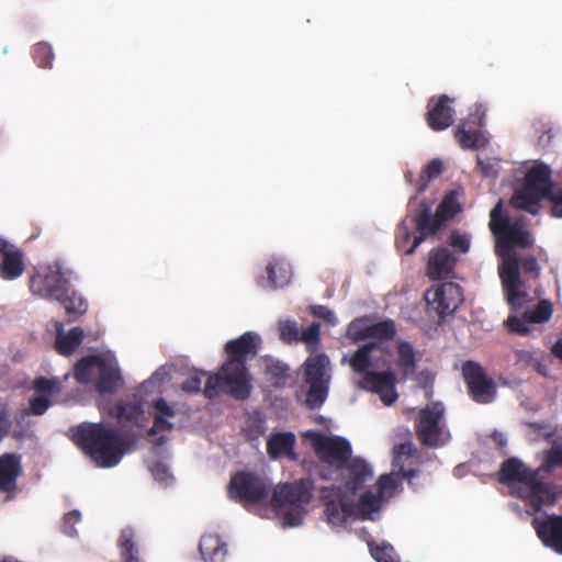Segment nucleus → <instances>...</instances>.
Listing matches in <instances>:
<instances>
[{
  "label": "nucleus",
  "instance_id": "nucleus-1",
  "mask_svg": "<svg viewBox=\"0 0 562 562\" xmlns=\"http://www.w3.org/2000/svg\"><path fill=\"white\" fill-rule=\"evenodd\" d=\"M260 342L259 336L252 331L227 341L224 348L227 359L215 373L209 374L203 395L214 400L225 393L237 401L247 400L252 390L247 360L257 356Z\"/></svg>",
  "mask_w": 562,
  "mask_h": 562
},
{
  "label": "nucleus",
  "instance_id": "nucleus-2",
  "mask_svg": "<svg viewBox=\"0 0 562 562\" xmlns=\"http://www.w3.org/2000/svg\"><path fill=\"white\" fill-rule=\"evenodd\" d=\"M72 438L102 468L116 465L135 441L103 423H82L72 430Z\"/></svg>",
  "mask_w": 562,
  "mask_h": 562
},
{
  "label": "nucleus",
  "instance_id": "nucleus-3",
  "mask_svg": "<svg viewBox=\"0 0 562 562\" xmlns=\"http://www.w3.org/2000/svg\"><path fill=\"white\" fill-rule=\"evenodd\" d=\"M551 175L552 171L548 165L532 166L526 172L524 183L515 189L510 205L514 209L537 215L541 210V201L549 200L552 204L551 215L562 218V189L554 190Z\"/></svg>",
  "mask_w": 562,
  "mask_h": 562
},
{
  "label": "nucleus",
  "instance_id": "nucleus-4",
  "mask_svg": "<svg viewBox=\"0 0 562 562\" xmlns=\"http://www.w3.org/2000/svg\"><path fill=\"white\" fill-rule=\"evenodd\" d=\"M357 495H344L339 488H321L319 502L324 507V520L331 528L345 527L350 519H369L371 514L381 508L383 497L370 490L363 491L356 502Z\"/></svg>",
  "mask_w": 562,
  "mask_h": 562
},
{
  "label": "nucleus",
  "instance_id": "nucleus-5",
  "mask_svg": "<svg viewBox=\"0 0 562 562\" xmlns=\"http://www.w3.org/2000/svg\"><path fill=\"white\" fill-rule=\"evenodd\" d=\"M34 294L59 302L68 315H81L87 311L86 300L69 288V271L58 261L41 266L31 280Z\"/></svg>",
  "mask_w": 562,
  "mask_h": 562
},
{
  "label": "nucleus",
  "instance_id": "nucleus-6",
  "mask_svg": "<svg viewBox=\"0 0 562 562\" xmlns=\"http://www.w3.org/2000/svg\"><path fill=\"white\" fill-rule=\"evenodd\" d=\"M313 482L299 480L277 485L272 491L271 507L281 516L283 526L297 527L307 512L313 497Z\"/></svg>",
  "mask_w": 562,
  "mask_h": 562
},
{
  "label": "nucleus",
  "instance_id": "nucleus-7",
  "mask_svg": "<svg viewBox=\"0 0 562 562\" xmlns=\"http://www.w3.org/2000/svg\"><path fill=\"white\" fill-rule=\"evenodd\" d=\"M75 378L79 383H92L99 393L115 392L123 383L112 353L82 358L75 367Z\"/></svg>",
  "mask_w": 562,
  "mask_h": 562
},
{
  "label": "nucleus",
  "instance_id": "nucleus-8",
  "mask_svg": "<svg viewBox=\"0 0 562 562\" xmlns=\"http://www.w3.org/2000/svg\"><path fill=\"white\" fill-rule=\"evenodd\" d=\"M330 360L324 352L311 353L303 363V381L308 385L305 405L321 407L327 398L330 383Z\"/></svg>",
  "mask_w": 562,
  "mask_h": 562
},
{
  "label": "nucleus",
  "instance_id": "nucleus-9",
  "mask_svg": "<svg viewBox=\"0 0 562 562\" xmlns=\"http://www.w3.org/2000/svg\"><path fill=\"white\" fill-rule=\"evenodd\" d=\"M271 483L263 476L249 471L235 473L228 483V496L245 508L267 501Z\"/></svg>",
  "mask_w": 562,
  "mask_h": 562
},
{
  "label": "nucleus",
  "instance_id": "nucleus-10",
  "mask_svg": "<svg viewBox=\"0 0 562 562\" xmlns=\"http://www.w3.org/2000/svg\"><path fill=\"white\" fill-rule=\"evenodd\" d=\"M415 432L420 445L438 448L447 442L449 432L445 424V406L441 402H431L420 409L415 422Z\"/></svg>",
  "mask_w": 562,
  "mask_h": 562
},
{
  "label": "nucleus",
  "instance_id": "nucleus-11",
  "mask_svg": "<svg viewBox=\"0 0 562 562\" xmlns=\"http://www.w3.org/2000/svg\"><path fill=\"white\" fill-rule=\"evenodd\" d=\"M462 376L468 394L477 404H490L496 398L497 386L476 361L467 360L462 364Z\"/></svg>",
  "mask_w": 562,
  "mask_h": 562
},
{
  "label": "nucleus",
  "instance_id": "nucleus-12",
  "mask_svg": "<svg viewBox=\"0 0 562 562\" xmlns=\"http://www.w3.org/2000/svg\"><path fill=\"white\" fill-rule=\"evenodd\" d=\"M336 473L339 485L323 486L322 488H339L344 495H357L373 477L371 464L360 457H352Z\"/></svg>",
  "mask_w": 562,
  "mask_h": 562
},
{
  "label": "nucleus",
  "instance_id": "nucleus-13",
  "mask_svg": "<svg viewBox=\"0 0 562 562\" xmlns=\"http://www.w3.org/2000/svg\"><path fill=\"white\" fill-rule=\"evenodd\" d=\"M424 300L428 312H434L439 317L453 314L463 303L462 288L454 282H442L426 290Z\"/></svg>",
  "mask_w": 562,
  "mask_h": 562
},
{
  "label": "nucleus",
  "instance_id": "nucleus-14",
  "mask_svg": "<svg viewBox=\"0 0 562 562\" xmlns=\"http://www.w3.org/2000/svg\"><path fill=\"white\" fill-rule=\"evenodd\" d=\"M312 446L317 458L335 472L352 458L351 445L342 437L315 434Z\"/></svg>",
  "mask_w": 562,
  "mask_h": 562
},
{
  "label": "nucleus",
  "instance_id": "nucleus-15",
  "mask_svg": "<svg viewBox=\"0 0 562 562\" xmlns=\"http://www.w3.org/2000/svg\"><path fill=\"white\" fill-rule=\"evenodd\" d=\"M498 274L508 305L512 310L520 308L528 293L521 290L522 281L518 258L515 255L507 257L499 266Z\"/></svg>",
  "mask_w": 562,
  "mask_h": 562
},
{
  "label": "nucleus",
  "instance_id": "nucleus-16",
  "mask_svg": "<svg viewBox=\"0 0 562 562\" xmlns=\"http://www.w3.org/2000/svg\"><path fill=\"white\" fill-rule=\"evenodd\" d=\"M485 111L482 105L463 120L454 131V137L463 149H479L487 144L481 128L484 125Z\"/></svg>",
  "mask_w": 562,
  "mask_h": 562
},
{
  "label": "nucleus",
  "instance_id": "nucleus-17",
  "mask_svg": "<svg viewBox=\"0 0 562 562\" xmlns=\"http://www.w3.org/2000/svg\"><path fill=\"white\" fill-rule=\"evenodd\" d=\"M280 339L288 345L302 342L306 350L313 353L321 342V324L312 323L306 329L301 330L299 324L293 319H281L278 322Z\"/></svg>",
  "mask_w": 562,
  "mask_h": 562
},
{
  "label": "nucleus",
  "instance_id": "nucleus-18",
  "mask_svg": "<svg viewBox=\"0 0 562 562\" xmlns=\"http://www.w3.org/2000/svg\"><path fill=\"white\" fill-rule=\"evenodd\" d=\"M397 379L394 372L370 371L366 372L359 382V387L371 393H376L384 405H392L398 397L395 385Z\"/></svg>",
  "mask_w": 562,
  "mask_h": 562
},
{
  "label": "nucleus",
  "instance_id": "nucleus-19",
  "mask_svg": "<svg viewBox=\"0 0 562 562\" xmlns=\"http://www.w3.org/2000/svg\"><path fill=\"white\" fill-rule=\"evenodd\" d=\"M412 221L417 231L412 246L405 250V255H413L416 248L429 236L436 235L443 226L437 214L431 213L430 206L422 201L417 210L414 212Z\"/></svg>",
  "mask_w": 562,
  "mask_h": 562
},
{
  "label": "nucleus",
  "instance_id": "nucleus-20",
  "mask_svg": "<svg viewBox=\"0 0 562 562\" xmlns=\"http://www.w3.org/2000/svg\"><path fill=\"white\" fill-rule=\"evenodd\" d=\"M532 527L542 544L562 555V515H548L544 518L535 517Z\"/></svg>",
  "mask_w": 562,
  "mask_h": 562
},
{
  "label": "nucleus",
  "instance_id": "nucleus-21",
  "mask_svg": "<svg viewBox=\"0 0 562 562\" xmlns=\"http://www.w3.org/2000/svg\"><path fill=\"white\" fill-rule=\"evenodd\" d=\"M453 100L447 94L431 98L428 101L426 122L436 132L445 131L453 123L454 110L451 106Z\"/></svg>",
  "mask_w": 562,
  "mask_h": 562
},
{
  "label": "nucleus",
  "instance_id": "nucleus-22",
  "mask_svg": "<svg viewBox=\"0 0 562 562\" xmlns=\"http://www.w3.org/2000/svg\"><path fill=\"white\" fill-rule=\"evenodd\" d=\"M362 321L357 319L351 322L348 328V334L352 340L359 341L367 338L379 340H391L396 335V325L393 319H385L375 324L366 325L361 327Z\"/></svg>",
  "mask_w": 562,
  "mask_h": 562
},
{
  "label": "nucleus",
  "instance_id": "nucleus-23",
  "mask_svg": "<svg viewBox=\"0 0 562 562\" xmlns=\"http://www.w3.org/2000/svg\"><path fill=\"white\" fill-rule=\"evenodd\" d=\"M456 257L446 247L432 249L428 255L426 274L430 280H442L453 277Z\"/></svg>",
  "mask_w": 562,
  "mask_h": 562
},
{
  "label": "nucleus",
  "instance_id": "nucleus-24",
  "mask_svg": "<svg viewBox=\"0 0 562 562\" xmlns=\"http://www.w3.org/2000/svg\"><path fill=\"white\" fill-rule=\"evenodd\" d=\"M515 494L526 501L533 513H539L546 503L551 502L552 494L546 483L536 473L524 486L515 490Z\"/></svg>",
  "mask_w": 562,
  "mask_h": 562
},
{
  "label": "nucleus",
  "instance_id": "nucleus-25",
  "mask_svg": "<svg viewBox=\"0 0 562 562\" xmlns=\"http://www.w3.org/2000/svg\"><path fill=\"white\" fill-rule=\"evenodd\" d=\"M0 255L2 256L0 277L4 280L19 278L24 271L22 251L13 244L0 238Z\"/></svg>",
  "mask_w": 562,
  "mask_h": 562
},
{
  "label": "nucleus",
  "instance_id": "nucleus-26",
  "mask_svg": "<svg viewBox=\"0 0 562 562\" xmlns=\"http://www.w3.org/2000/svg\"><path fill=\"white\" fill-rule=\"evenodd\" d=\"M33 386L38 395L30 400V409L35 415H42L50 406L49 396L57 394L60 386L57 380L43 376L35 379Z\"/></svg>",
  "mask_w": 562,
  "mask_h": 562
},
{
  "label": "nucleus",
  "instance_id": "nucleus-27",
  "mask_svg": "<svg viewBox=\"0 0 562 562\" xmlns=\"http://www.w3.org/2000/svg\"><path fill=\"white\" fill-rule=\"evenodd\" d=\"M115 417L123 428L137 435L140 425V397L134 395L132 400L121 401L115 408Z\"/></svg>",
  "mask_w": 562,
  "mask_h": 562
},
{
  "label": "nucleus",
  "instance_id": "nucleus-28",
  "mask_svg": "<svg viewBox=\"0 0 562 562\" xmlns=\"http://www.w3.org/2000/svg\"><path fill=\"white\" fill-rule=\"evenodd\" d=\"M535 474L536 472L527 468L519 459L509 458L501 465L498 481L503 484L519 483L524 486Z\"/></svg>",
  "mask_w": 562,
  "mask_h": 562
},
{
  "label": "nucleus",
  "instance_id": "nucleus-29",
  "mask_svg": "<svg viewBox=\"0 0 562 562\" xmlns=\"http://www.w3.org/2000/svg\"><path fill=\"white\" fill-rule=\"evenodd\" d=\"M153 407L155 409L154 424L147 431V437L151 439V442L156 440L158 434L170 431L173 428V424L169 419L176 416L175 409L164 398H157L153 403Z\"/></svg>",
  "mask_w": 562,
  "mask_h": 562
},
{
  "label": "nucleus",
  "instance_id": "nucleus-30",
  "mask_svg": "<svg viewBox=\"0 0 562 562\" xmlns=\"http://www.w3.org/2000/svg\"><path fill=\"white\" fill-rule=\"evenodd\" d=\"M168 441V438L165 435H160L158 439L153 441V451L156 457L159 459L149 465V471L155 479V481L168 485L172 480V474L170 473L169 467L166 463V449L164 445Z\"/></svg>",
  "mask_w": 562,
  "mask_h": 562
},
{
  "label": "nucleus",
  "instance_id": "nucleus-31",
  "mask_svg": "<svg viewBox=\"0 0 562 562\" xmlns=\"http://www.w3.org/2000/svg\"><path fill=\"white\" fill-rule=\"evenodd\" d=\"M497 248L514 247L529 248L532 246L531 234L524 227L520 221H515L502 238L496 243Z\"/></svg>",
  "mask_w": 562,
  "mask_h": 562
},
{
  "label": "nucleus",
  "instance_id": "nucleus-32",
  "mask_svg": "<svg viewBox=\"0 0 562 562\" xmlns=\"http://www.w3.org/2000/svg\"><path fill=\"white\" fill-rule=\"evenodd\" d=\"M295 436L292 432H279L272 435L267 441V452L271 459L288 456L295 459Z\"/></svg>",
  "mask_w": 562,
  "mask_h": 562
},
{
  "label": "nucleus",
  "instance_id": "nucleus-33",
  "mask_svg": "<svg viewBox=\"0 0 562 562\" xmlns=\"http://www.w3.org/2000/svg\"><path fill=\"white\" fill-rule=\"evenodd\" d=\"M200 553L205 562H222L227 554V546L217 535H204L199 543Z\"/></svg>",
  "mask_w": 562,
  "mask_h": 562
},
{
  "label": "nucleus",
  "instance_id": "nucleus-34",
  "mask_svg": "<svg viewBox=\"0 0 562 562\" xmlns=\"http://www.w3.org/2000/svg\"><path fill=\"white\" fill-rule=\"evenodd\" d=\"M21 472L20 458L9 453L0 457V492L10 491Z\"/></svg>",
  "mask_w": 562,
  "mask_h": 562
},
{
  "label": "nucleus",
  "instance_id": "nucleus-35",
  "mask_svg": "<svg viewBox=\"0 0 562 562\" xmlns=\"http://www.w3.org/2000/svg\"><path fill=\"white\" fill-rule=\"evenodd\" d=\"M263 374L270 385L278 389L283 387L290 378L289 366L278 359L268 356L263 358Z\"/></svg>",
  "mask_w": 562,
  "mask_h": 562
},
{
  "label": "nucleus",
  "instance_id": "nucleus-36",
  "mask_svg": "<svg viewBox=\"0 0 562 562\" xmlns=\"http://www.w3.org/2000/svg\"><path fill=\"white\" fill-rule=\"evenodd\" d=\"M396 367L403 379L412 376L416 370V352L408 341H400L396 346Z\"/></svg>",
  "mask_w": 562,
  "mask_h": 562
},
{
  "label": "nucleus",
  "instance_id": "nucleus-37",
  "mask_svg": "<svg viewBox=\"0 0 562 562\" xmlns=\"http://www.w3.org/2000/svg\"><path fill=\"white\" fill-rule=\"evenodd\" d=\"M61 327L63 326L59 325L57 329L55 341L56 350L63 356H69L81 344L83 339V330L80 327H74L69 331L65 333Z\"/></svg>",
  "mask_w": 562,
  "mask_h": 562
},
{
  "label": "nucleus",
  "instance_id": "nucleus-38",
  "mask_svg": "<svg viewBox=\"0 0 562 562\" xmlns=\"http://www.w3.org/2000/svg\"><path fill=\"white\" fill-rule=\"evenodd\" d=\"M375 349H381V344L367 342L360 346L349 359V366L351 369L362 375H364L366 372H370L369 368L372 364V352Z\"/></svg>",
  "mask_w": 562,
  "mask_h": 562
},
{
  "label": "nucleus",
  "instance_id": "nucleus-39",
  "mask_svg": "<svg viewBox=\"0 0 562 562\" xmlns=\"http://www.w3.org/2000/svg\"><path fill=\"white\" fill-rule=\"evenodd\" d=\"M268 280L273 289L283 288L291 279L292 271L288 262L280 259L271 260L266 268Z\"/></svg>",
  "mask_w": 562,
  "mask_h": 562
},
{
  "label": "nucleus",
  "instance_id": "nucleus-40",
  "mask_svg": "<svg viewBox=\"0 0 562 562\" xmlns=\"http://www.w3.org/2000/svg\"><path fill=\"white\" fill-rule=\"evenodd\" d=\"M514 222L503 213V202L499 200L490 213V229L496 237V243L502 238Z\"/></svg>",
  "mask_w": 562,
  "mask_h": 562
},
{
  "label": "nucleus",
  "instance_id": "nucleus-41",
  "mask_svg": "<svg viewBox=\"0 0 562 562\" xmlns=\"http://www.w3.org/2000/svg\"><path fill=\"white\" fill-rule=\"evenodd\" d=\"M134 537L135 531L131 528H124L121 532L119 546L123 562H139L138 551L133 542Z\"/></svg>",
  "mask_w": 562,
  "mask_h": 562
},
{
  "label": "nucleus",
  "instance_id": "nucleus-42",
  "mask_svg": "<svg viewBox=\"0 0 562 562\" xmlns=\"http://www.w3.org/2000/svg\"><path fill=\"white\" fill-rule=\"evenodd\" d=\"M460 204L458 202L457 194L451 191L445 195L442 201L439 203L436 214L439 217L442 225L460 212Z\"/></svg>",
  "mask_w": 562,
  "mask_h": 562
},
{
  "label": "nucleus",
  "instance_id": "nucleus-43",
  "mask_svg": "<svg viewBox=\"0 0 562 562\" xmlns=\"http://www.w3.org/2000/svg\"><path fill=\"white\" fill-rule=\"evenodd\" d=\"M443 170L442 161L440 159H431L423 169L420 178L417 182V193L426 190L428 182L441 175Z\"/></svg>",
  "mask_w": 562,
  "mask_h": 562
},
{
  "label": "nucleus",
  "instance_id": "nucleus-44",
  "mask_svg": "<svg viewBox=\"0 0 562 562\" xmlns=\"http://www.w3.org/2000/svg\"><path fill=\"white\" fill-rule=\"evenodd\" d=\"M370 552L376 562H400V558L391 544L370 546Z\"/></svg>",
  "mask_w": 562,
  "mask_h": 562
},
{
  "label": "nucleus",
  "instance_id": "nucleus-45",
  "mask_svg": "<svg viewBox=\"0 0 562 562\" xmlns=\"http://www.w3.org/2000/svg\"><path fill=\"white\" fill-rule=\"evenodd\" d=\"M505 324L510 333L525 336L530 333V324L532 322L529 321L528 314L524 313L521 317L516 315L508 316Z\"/></svg>",
  "mask_w": 562,
  "mask_h": 562
},
{
  "label": "nucleus",
  "instance_id": "nucleus-46",
  "mask_svg": "<svg viewBox=\"0 0 562 562\" xmlns=\"http://www.w3.org/2000/svg\"><path fill=\"white\" fill-rule=\"evenodd\" d=\"M526 313L532 324H541L550 319L552 315V304L548 300H541L535 310Z\"/></svg>",
  "mask_w": 562,
  "mask_h": 562
},
{
  "label": "nucleus",
  "instance_id": "nucleus-47",
  "mask_svg": "<svg viewBox=\"0 0 562 562\" xmlns=\"http://www.w3.org/2000/svg\"><path fill=\"white\" fill-rule=\"evenodd\" d=\"M396 488L397 482L392 474H383L376 482V490L383 498L391 497Z\"/></svg>",
  "mask_w": 562,
  "mask_h": 562
},
{
  "label": "nucleus",
  "instance_id": "nucleus-48",
  "mask_svg": "<svg viewBox=\"0 0 562 562\" xmlns=\"http://www.w3.org/2000/svg\"><path fill=\"white\" fill-rule=\"evenodd\" d=\"M35 60L41 67H50L54 57L52 47L47 43H40L34 49Z\"/></svg>",
  "mask_w": 562,
  "mask_h": 562
},
{
  "label": "nucleus",
  "instance_id": "nucleus-49",
  "mask_svg": "<svg viewBox=\"0 0 562 562\" xmlns=\"http://www.w3.org/2000/svg\"><path fill=\"white\" fill-rule=\"evenodd\" d=\"M205 374L204 371H199L188 376L181 385L182 391L188 394H198L201 392L202 376Z\"/></svg>",
  "mask_w": 562,
  "mask_h": 562
},
{
  "label": "nucleus",
  "instance_id": "nucleus-50",
  "mask_svg": "<svg viewBox=\"0 0 562 562\" xmlns=\"http://www.w3.org/2000/svg\"><path fill=\"white\" fill-rule=\"evenodd\" d=\"M476 165L483 177L496 178L497 177V160L494 158L476 157Z\"/></svg>",
  "mask_w": 562,
  "mask_h": 562
},
{
  "label": "nucleus",
  "instance_id": "nucleus-51",
  "mask_svg": "<svg viewBox=\"0 0 562 562\" xmlns=\"http://www.w3.org/2000/svg\"><path fill=\"white\" fill-rule=\"evenodd\" d=\"M81 519V514L78 510L69 512L64 517L63 530L68 537H76L77 530L75 525Z\"/></svg>",
  "mask_w": 562,
  "mask_h": 562
},
{
  "label": "nucleus",
  "instance_id": "nucleus-52",
  "mask_svg": "<svg viewBox=\"0 0 562 562\" xmlns=\"http://www.w3.org/2000/svg\"><path fill=\"white\" fill-rule=\"evenodd\" d=\"M169 378L168 371L161 367L148 380L143 381V391H150L156 384L162 383Z\"/></svg>",
  "mask_w": 562,
  "mask_h": 562
},
{
  "label": "nucleus",
  "instance_id": "nucleus-53",
  "mask_svg": "<svg viewBox=\"0 0 562 562\" xmlns=\"http://www.w3.org/2000/svg\"><path fill=\"white\" fill-rule=\"evenodd\" d=\"M450 245L461 252H468L470 248V238L459 232H452L450 235Z\"/></svg>",
  "mask_w": 562,
  "mask_h": 562
},
{
  "label": "nucleus",
  "instance_id": "nucleus-54",
  "mask_svg": "<svg viewBox=\"0 0 562 562\" xmlns=\"http://www.w3.org/2000/svg\"><path fill=\"white\" fill-rule=\"evenodd\" d=\"M417 452L416 447L413 442H402L394 447V459L398 462L402 457H413Z\"/></svg>",
  "mask_w": 562,
  "mask_h": 562
},
{
  "label": "nucleus",
  "instance_id": "nucleus-55",
  "mask_svg": "<svg viewBox=\"0 0 562 562\" xmlns=\"http://www.w3.org/2000/svg\"><path fill=\"white\" fill-rule=\"evenodd\" d=\"M312 313L314 316L322 318L331 325L336 324V317L334 312L324 305L313 306Z\"/></svg>",
  "mask_w": 562,
  "mask_h": 562
},
{
  "label": "nucleus",
  "instance_id": "nucleus-56",
  "mask_svg": "<svg viewBox=\"0 0 562 562\" xmlns=\"http://www.w3.org/2000/svg\"><path fill=\"white\" fill-rule=\"evenodd\" d=\"M547 464L550 468H562V447H553L549 450Z\"/></svg>",
  "mask_w": 562,
  "mask_h": 562
},
{
  "label": "nucleus",
  "instance_id": "nucleus-57",
  "mask_svg": "<svg viewBox=\"0 0 562 562\" xmlns=\"http://www.w3.org/2000/svg\"><path fill=\"white\" fill-rule=\"evenodd\" d=\"M521 267L526 273H531L538 277L540 267L535 257L530 256L525 258L521 262Z\"/></svg>",
  "mask_w": 562,
  "mask_h": 562
},
{
  "label": "nucleus",
  "instance_id": "nucleus-58",
  "mask_svg": "<svg viewBox=\"0 0 562 562\" xmlns=\"http://www.w3.org/2000/svg\"><path fill=\"white\" fill-rule=\"evenodd\" d=\"M244 431L246 432L248 439L254 440L263 434L265 428L261 422H255L251 426H248L246 429H244Z\"/></svg>",
  "mask_w": 562,
  "mask_h": 562
},
{
  "label": "nucleus",
  "instance_id": "nucleus-59",
  "mask_svg": "<svg viewBox=\"0 0 562 562\" xmlns=\"http://www.w3.org/2000/svg\"><path fill=\"white\" fill-rule=\"evenodd\" d=\"M554 137V133L552 130H548L546 132H543L539 138H538V144L542 147V148H547L551 145V142Z\"/></svg>",
  "mask_w": 562,
  "mask_h": 562
},
{
  "label": "nucleus",
  "instance_id": "nucleus-60",
  "mask_svg": "<svg viewBox=\"0 0 562 562\" xmlns=\"http://www.w3.org/2000/svg\"><path fill=\"white\" fill-rule=\"evenodd\" d=\"M515 356H516V363L521 364V366H527L532 359L531 353L526 350H517L515 352Z\"/></svg>",
  "mask_w": 562,
  "mask_h": 562
},
{
  "label": "nucleus",
  "instance_id": "nucleus-61",
  "mask_svg": "<svg viewBox=\"0 0 562 562\" xmlns=\"http://www.w3.org/2000/svg\"><path fill=\"white\" fill-rule=\"evenodd\" d=\"M400 473L404 479H406L409 483L414 477H416L419 474V470L416 469H404L403 467L400 468Z\"/></svg>",
  "mask_w": 562,
  "mask_h": 562
},
{
  "label": "nucleus",
  "instance_id": "nucleus-62",
  "mask_svg": "<svg viewBox=\"0 0 562 562\" xmlns=\"http://www.w3.org/2000/svg\"><path fill=\"white\" fill-rule=\"evenodd\" d=\"M402 231H403V238L401 240L396 241V245H397L398 248L403 247V245L408 243V240L411 239V232L404 225V223L402 224Z\"/></svg>",
  "mask_w": 562,
  "mask_h": 562
},
{
  "label": "nucleus",
  "instance_id": "nucleus-63",
  "mask_svg": "<svg viewBox=\"0 0 562 562\" xmlns=\"http://www.w3.org/2000/svg\"><path fill=\"white\" fill-rule=\"evenodd\" d=\"M552 351L558 358L562 359V339H559L554 344Z\"/></svg>",
  "mask_w": 562,
  "mask_h": 562
},
{
  "label": "nucleus",
  "instance_id": "nucleus-64",
  "mask_svg": "<svg viewBox=\"0 0 562 562\" xmlns=\"http://www.w3.org/2000/svg\"><path fill=\"white\" fill-rule=\"evenodd\" d=\"M405 179H406L407 182L412 183V181H413V173L411 171H407L405 173Z\"/></svg>",
  "mask_w": 562,
  "mask_h": 562
}]
</instances>
